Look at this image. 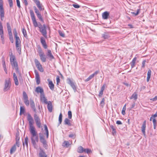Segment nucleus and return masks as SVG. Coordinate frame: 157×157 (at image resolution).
<instances>
[{
	"instance_id": "obj_48",
	"label": "nucleus",
	"mask_w": 157,
	"mask_h": 157,
	"mask_svg": "<svg viewBox=\"0 0 157 157\" xmlns=\"http://www.w3.org/2000/svg\"><path fill=\"white\" fill-rule=\"evenodd\" d=\"M37 17L39 19V20L40 21H42V22L43 21V19L42 18V16H41V15L40 14L38 15H37Z\"/></svg>"
},
{
	"instance_id": "obj_42",
	"label": "nucleus",
	"mask_w": 157,
	"mask_h": 157,
	"mask_svg": "<svg viewBox=\"0 0 157 157\" xmlns=\"http://www.w3.org/2000/svg\"><path fill=\"white\" fill-rule=\"evenodd\" d=\"M93 75H90L86 79L85 81V82H87L93 78Z\"/></svg>"
},
{
	"instance_id": "obj_50",
	"label": "nucleus",
	"mask_w": 157,
	"mask_h": 157,
	"mask_svg": "<svg viewBox=\"0 0 157 157\" xmlns=\"http://www.w3.org/2000/svg\"><path fill=\"white\" fill-rule=\"evenodd\" d=\"M140 11V9H138L136 13L135 12H132V13L135 14V16L137 15L139 13Z\"/></svg>"
},
{
	"instance_id": "obj_27",
	"label": "nucleus",
	"mask_w": 157,
	"mask_h": 157,
	"mask_svg": "<svg viewBox=\"0 0 157 157\" xmlns=\"http://www.w3.org/2000/svg\"><path fill=\"white\" fill-rule=\"evenodd\" d=\"M13 77L15 84L17 86L18 85L19 83L18 81V79L17 76L15 73H13Z\"/></svg>"
},
{
	"instance_id": "obj_57",
	"label": "nucleus",
	"mask_w": 157,
	"mask_h": 157,
	"mask_svg": "<svg viewBox=\"0 0 157 157\" xmlns=\"http://www.w3.org/2000/svg\"><path fill=\"white\" fill-rule=\"evenodd\" d=\"M146 62V61L145 60L143 61L142 63V68H144V67Z\"/></svg>"
},
{
	"instance_id": "obj_60",
	"label": "nucleus",
	"mask_w": 157,
	"mask_h": 157,
	"mask_svg": "<svg viewBox=\"0 0 157 157\" xmlns=\"http://www.w3.org/2000/svg\"><path fill=\"white\" fill-rule=\"evenodd\" d=\"M69 136L71 138H75V135L73 134H71L69 135Z\"/></svg>"
},
{
	"instance_id": "obj_49",
	"label": "nucleus",
	"mask_w": 157,
	"mask_h": 157,
	"mask_svg": "<svg viewBox=\"0 0 157 157\" xmlns=\"http://www.w3.org/2000/svg\"><path fill=\"white\" fill-rule=\"evenodd\" d=\"M10 6V7L13 6V2L12 0H8Z\"/></svg>"
},
{
	"instance_id": "obj_51",
	"label": "nucleus",
	"mask_w": 157,
	"mask_h": 157,
	"mask_svg": "<svg viewBox=\"0 0 157 157\" xmlns=\"http://www.w3.org/2000/svg\"><path fill=\"white\" fill-rule=\"evenodd\" d=\"M58 32L59 33V34L61 36L63 37H64V34L60 30Z\"/></svg>"
},
{
	"instance_id": "obj_17",
	"label": "nucleus",
	"mask_w": 157,
	"mask_h": 157,
	"mask_svg": "<svg viewBox=\"0 0 157 157\" xmlns=\"http://www.w3.org/2000/svg\"><path fill=\"white\" fill-rule=\"evenodd\" d=\"M47 58H48L50 60H52L54 58L53 55H52L51 51L50 50H48V52L47 54Z\"/></svg>"
},
{
	"instance_id": "obj_15",
	"label": "nucleus",
	"mask_w": 157,
	"mask_h": 157,
	"mask_svg": "<svg viewBox=\"0 0 157 157\" xmlns=\"http://www.w3.org/2000/svg\"><path fill=\"white\" fill-rule=\"evenodd\" d=\"M35 78L36 81V84L39 85L40 82V76L38 72L36 70L35 71Z\"/></svg>"
},
{
	"instance_id": "obj_40",
	"label": "nucleus",
	"mask_w": 157,
	"mask_h": 157,
	"mask_svg": "<svg viewBox=\"0 0 157 157\" xmlns=\"http://www.w3.org/2000/svg\"><path fill=\"white\" fill-rule=\"evenodd\" d=\"M24 102L25 105L27 106H28L29 105V101L28 100V99H25V100H24Z\"/></svg>"
},
{
	"instance_id": "obj_4",
	"label": "nucleus",
	"mask_w": 157,
	"mask_h": 157,
	"mask_svg": "<svg viewBox=\"0 0 157 157\" xmlns=\"http://www.w3.org/2000/svg\"><path fill=\"white\" fill-rule=\"evenodd\" d=\"M27 119L29 121V129H30L35 128L33 125V124L34 123L33 119L29 113H27Z\"/></svg>"
},
{
	"instance_id": "obj_10",
	"label": "nucleus",
	"mask_w": 157,
	"mask_h": 157,
	"mask_svg": "<svg viewBox=\"0 0 157 157\" xmlns=\"http://www.w3.org/2000/svg\"><path fill=\"white\" fill-rule=\"evenodd\" d=\"M10 79L9 78L5 80L4 90L6 91L9 90L10 87Z\"/></svg>"
},
{
	"instance_id": "obj_25",
	"label": "nucleus",
	"mask_w": 157,
	"mask_h": 157,
	"mask_svg": "<svg viewBox=\"0 0 157 157\" xmlns=\"http://www.w3.org/2000/svg\"><path fill=\"white\" fill-rule=\"evenodd\" d=\"M39 155L40 157H47V155L45 152L41 149H40Z\"/></svg>"
},
{
	"instance_id": "obj_43",
	"label": "nucleus",
	"mask_w": 157,
	"mask_h": 157,
	"mask_svg": "<svg viewBox=\"0 0 157 157\" xmlns=\"http://www.w3.org/2000/svg\"><path fill=\"white\" fill-rule=\"evenodd\" d=\"M25 112V109L24 107L21 106L20 108V114L23 113Z\"/></svg>"
},
{
	"instance_id": "obj_21",
	"label": "nucleus",
	"mask_w": 157,
	"mask_h": 157,
	"mask_svg": "<svg viewBox=\"0 0 157 157\" xmlns=\"http://www.w3.org/2000/svg\"><path fill=\"white\" fill-rule=\"evenodd\" d=\"M48 109L49 111L51 112L52 111V102L50 101H49L48 102Z\"/></svg>"
},
{
	"instance_id": "obj_18",
	"label": "nucleus",
	"mask_w": 157,
	"mask_h": 157,
	"mask_svg": "<svg viewBox=\"0 0 157 157\" xmlns=\"http://www.w3.org/2000/svg\"><path fill=\"white\" fill-rule=\"evenodd\" d=\"M48 86L50 89L53 90L54 89V85L52 81L50 80L49 79H48Z\"/></svg>"
},
{
	"instance_id": "obj_2",
	"label": "nucleus",
	"mask_w": 157,
	"mask_h": 157,
	"mask_svg": "<svg viewBox=\"0 0 157 157\" xmlns=\"http://www.w3.org/2000/svg\"><path fill=\"white\" fill-rule=\"evenodd\" d=\"M31 134V139L32 142L33 146L36 148V142H38L39 140L37 133L36 131L35 128L29 129Z\"/></svg>"
},
{
	"instance_id": "obj_16",
	"label": "nucleus",
	"mask_w": 157,
	"mask_h": 157,
	"mask_svg": "<svg viewBox=\"0 0 157 157\" xmlns=\"http://www.w3.org/2000/svg\"><path fill=\"white\" fill-rule=\"evenodd\" d=\"M146 128V121H145L143 123L141 127V131L144 136H146L145 129Z\"/></svg>"
},
{
	"instance_id": "obj_26",
	"label": "nucleus",
	"mask_w": 157,
	"mask_h": 157,
	"mask_svg": "<svg viewBox=\"0 0 157 157\" xmlns=\"http://www.w3.org/2000/svg\"><path fill=\"white\" fill-rule=\"evenodd\" d=\"M86 149H84V148L81 146L79 147L77 149V151L78 153H82L84 151H85Z\"/></svg>"
},
{
	"instance_id": "obj_8",
	"label": "nucleus",
	"mask_w": 157,
	"mask_h": 157,
	"mask_svg": "<svg viewBox=\"0 0 157 157\" xmlns=\"http://www.w3.org/2000/svg\"><path fill=\"white\" fill-rule=\"evenodd\" d=\"M34 119L37 127L40 128L41 127L40 120L38 116L35 113L34 115Z\"/></svg>"
},
{
	"instance_id": "obj_19",
	"label": "nucleus",
	"mask_w": 157,
	"mask_h": 157,
	"mask_svg": "<svg viewBox=\"0 0 157 157\" xmlns=\"http://www.w3.org/2000/svg\"><path fill=\"white\" fill-rule=\"evenodd\" d=\"M35 91L37 93H40V95L44 94L43 89L40 86L37 87Z\"/></svg>"
},
{
	"instance_id": "obj_23",
	"label": "nucleus",
	"mask_w": 157,
	"mask_h": 157,
	"mask_svg": "<svg viewBox=\"0 0 157 157\" xmlns=\"http://www.w3.org/2000/svg\"><path fill=\"white\" fill-rule=\"evenodd\" d=\"M40 41L44 48L45 49L47 48V46L46 45L45 40L44 38L42 37H41L40 38Z\"/></svg>"
},
{
	"instance_id": "obj_38",
	"label": "nucleus",
	"mask_w": 157,
	"mask_h": 157,
	"mask_svg": "<svg viewBox=\"0 0 157 157\" xmlns=\"http://www.w3.org/2000/svg\"><path fill=\"white\" fill-rule=\"evenodd\" d=\"M22 33L24 37L26 38L27 37V35L26 30L24 28L22 29Z\"/></svg>"
},
{
	"instance_id": "obj_34",
	"label": "nucleus",
	"mask_w": 157,
	"mask_h": 157,
	"mask_svg": "<svg viewBox=\"0 0 157 157\" xmlns=\"http://www.w3.org/2000/svg\"><path fill=\"white\" fill-rule=\"evenodd\" d=\"M44 127L45 130V131L46 138H48V127H47V126L45 124L44 125Z\"/></svg>"
},
{
	"instance_id": "obj_59",
	"label": "nucleus",
	"mask_w": 157,
	"mask_h": 157,
	"mask_svg": "<svg viewBox=\"0 0 157 157\" xmlns=\"http://www.w3.org/2000/svg\"><path fill=\"white\" fill-rule=\"evenodd\" d=\"M84 152L89 154L91 152V150L89 149H86V151Z\"/></svg>"
},
{
	"instance_id": "obj_35",
	"label": "nucleus",
	"mask_w": 157,
	"mask_h": 157,
	"mask_svg": "<svg viewBox=\"0 0 157 157\" xmlns=\"http://www.w3.org/2000/svg\"><path fill=\"white\" fill-rule=\"evenodd\" d=\"M28 138L27 137H26L25 138V141L23 142V143L24 146L25 144L26 145V147H28Z\"/></svg>"
},
{
	"instance_id": "obj_61",
	"label": "nucleus",
	"mask_w": 157,
	"mask_h": 157,
	"mask_svg": "<svg viewBox=\"0 0 157 157\" xmlns=\"http://www.w3.org/2000/svg\"><path fill=\"white\" fill-rule=\"evenodd\" d=\"M15 145H16L18 147H19L20 145L19 141H16V144Z\"/></svg>"
},
{
	"instance_id": "obj_45",
	"label": "nucleus",
	"mask_w": 157,
	"mask_h": 157,
	"mask_svg": "<svg viewBox=\"0 0 157 157\" xmlns=\"http://www.w3.org/2000/svg\"><path fill=\"white\" fill-rule=\"evenodd\" d=\"M104 101L105 99L104 98H103L100 103V106L102 107H103L105 104Z\"/></svg>"
},
{
	"instance_id": "obj_52",
	"label": "nucleus",
	"mask_w": 157,
	"mask_h": 157,
	"mask_svg": "<svg viewBox=\"0 0 157 157\" xmlns=\"http://www.w3.org/2000/svg\"><path fill=\"white\" fill-rule=\"evenodd\" d=\"M34 2L37 6L40 4V2L39 0H33Z\"/></svg>"
},
{
	"instance_id": "obj_64",
	"label": "nucleus",
	"mask_w": 157,
	"mask_h": 157,
	"mask_svg": "<svg viewBox=\"0 0 157 157\" xmlns=\"http://www.w3.org/2000/svg\"><path fill=\"white\" fill-rule=\"evenodd\" d=\"M20 139V137L19 136H18L17 134L16 136V141H19Z\"/></svg>"
},
{
	"instance_id": "obj_11",
	"label": "nucleus",
	"mask_w": 157,
	"mask_h": 157,
	"mask_svg": "<svg viewBox=\"0 0 157 157\" xmlns=\"http://www.w3.org/2000/svg\"><path fill=\"white\" fill-rule=\"evenodd\" d=\"M34 62L36 65L38 70L41 72L44 71V69L39 61L36 59H35Z\"/></svg>"
},
{
	"instance_id": "obj_30",
	"label": "nucleus",
	"mask_w": 157,
	"mask_h": 157,
	"mask_svg": "<svg viewBox=\"0 0 157 157\" xmlns=\"http://www.w3.org/2000/svg\"><path fill=\"white\" fill-rule=\"evenodd\" d=\"M136 58L135 57L132 60V62L131 63V68L134 67L135 65L136 62Z\"/></svg>"
},
{
	"instance_id": "obj_12",
	"label": "nucleus",
	"mask_w": 157,
	"mask_h": 157,
	"mask_svg": "<svg viewBox=\"0 0 157 157\" xmlns=\"http://www.w3.org/2000/svg\"><path fill=\"white\" fill-rule=\"evenodd\" d=\"M0 35L2 43L3 44L4 43V37L3 27L1 22H0Z\"/></svg>"
},
{
	"instance_id": "obj_44",
	"label": "nucleus",
	"mask_w": 157,
	"mask_h": 157,
	"mask_svg": "<svg viewBox=\"0 0 157 157\" xmlns=\"http://www.w3.org/2000/svg\"><path fill=\"white\" fill-rule=\"evenodd\" d=\"M109 37V35L107 33H105L102 35V37L105 39H108Z\"/></svg>"
},
{
	"instance_id": "obj_1",
	"label": "nucleus",
	"mask_w": 157,
	"mask_h": 157,
	"mask_svg": "<svg viewBox=\"0 0 157 157\" xmlns=\"http://www.w3.org/2000/svg\"><path fill=\"white\" fill-rule=\"evenodd\" d=\"M30 13L34 26L35 27H38L40 32L44 37H46L47 32L45 25L44 24L42 25L40 23H37L34 12L32 10H30Z\"/></svg>"
},
{
	"instance_id": "obj_13",
	"label": "nucleus",
	"mask_w": 157,
	"mask_h": 157,
	"mask_svg": "<svg viewBox=\"0 0 157 157\" xmlns=\"http://www.w3.org/2000/svg\"><path fill=\"white\" fill-rule=\"evenodd\" d=\"M16 40V46L17 49L18 51L21 52V49L20 48V41L19 38H17Z\"/></svg>"
},
{
	"instance_id": "obj_33",
	"label": "nucleus",
	"mask_w": 157,
	"mask_h": 157,
	"mask_svg": "<svg viewBox=\"0 0 157 157\" xmlns=\"http://www.w3.org/2000/svg\"><path fill=\"white\" fill-rule=\"evenodd\" d=\"M130 99H134L135 100H136L137 98V95L136 92H135L132 95L130 98Z\"/></svg>"
},
{
	"instance_id": "obj_54",
	"label": "nucleus",
	"mask_w": 157,
	"mask_h": 157,
	"mask_svg": "<svg viewBox=\"0 0 157 157\" xmlns=\"http://www.w3.org/2000/svg\"><path fill=\"white\" fill-rule=\"evenodd\" d=\"M150 100L153 101H155L157 100V95L155 96L154 98L150 99Z\"/></svg>"
},
{
	"instance_id": "obj_29",
	"label": "nucleus",
	"mask_w": 157,
	"mask_h": 157,
	"mask_svg": "<svg viewBox=\"0 0 157 157\" xmlns=\"http://www.w3.org/2000/svg\"><path fill=\"white\" fill-rule=\"evenodd\" d=\"M16 150V147L15 145H14L11 148L10 150V154H12L15 152Z\"/></svg>"
},
{
	"instance_id": "obj_7",
	"label": "nucleus",
	"mask_w": 157,
	"mask_h": 157,
	"mask_svg": "<svg viewBox=\"0 0 157 157\" xmlns=\"http://www.w3.org/2000/svg\"><path fill=\"white\" fill-rule=\"evenodd\" d=\"M0 16L1 20L4 16V11L3 8V2L2 0H0Z\"/></svg>"
},
{
	"instance_id": "obj_14",
	"label": "nucleus",
	"mask_w": 157,
	"mask_h": 157,
	"mask_svg": "<svg viewBox=\"0 0 157 157\" xmlns=\"http://www.w3.org/2000/svg\"><path fill=\"white\" fill-rule=\"evenodd\" d=\"M29 104L31 108L33 109V111L35 113H36V110L34 102L33 100L31 98H30L29 99Z\"/></svg>"
},
{
	"instance_id": "obj_5",
	"label": "nucleus",
	"mask_w": 157,
	"mask_h": 157,
	"mask_svg": "<svg viewBox=\"0 0 157 157\" xmlns=\"http://www.w3.org/2000/svg\"><path fill=\"white\" fill-rule=\"evenodd\" d=\"M39 136L40 142L42 143L44 147L45 148H47V145L46 141L44 138V134L43 133H39Z\"/></svg>"
},
{
	"instance_id": "obj_62",
	"label": "nucleus",
	"mask_w": 157,
	"mask_h": 157,
	"mask_svg": "<svg viewBox=\"0 0 157 157\" xmlns=\"http://www.w3.org/2000/svg\"><path fill=\"white\" fill-rule=\"evenodd\" d=\"M99 72L98 71H96L93 74H92V75H93V77H94L95 75H97Z\"/></svg>"
},
{
	"instance_id": "obj_47",
	"label": "nucleus",
	"mask_w": 157,
	"mask_h": 157,
	"mask_svg": "<svg viewBox=\"0 0 157 157\" xmlns=\"http://www.w3.org/2000/svg\"><path fill=\"white\" fill-rule=\"evenodd\" d=\"M68 117L69 119H71L72 117V113L71 111H69L68 112Z\"/></svg>"
},
{
	"instance_id": "obj_55",
	"label": "nucleus",
	"mask_w": 157,
	"mask_h": 157,
	"mask_svg": "<svg viewBox=\"0 0 157 157\" xmlns=\"http://www.w3.org/2000/svg\"><path fill=\"white\" fill-rule=\"evenodd\" d=\"M72 6H73L74 7L76 8H79L80 7V6L77 4H73Z\"/></svg>"
},
{
	"instance_id": "obj_22",
	"label": "nucleus",
	"mask_w": 157,
	"mask_h": 157,
	"mask_svg": "<svg viewBox=\"0 0 157 157\" xmlns=\"http://www.w3.org/2000/svg\"><path fill=\"white\" fill-rule=\"evenodd\" d=\"M68 83L74 90L75 92L76 90V87L74 83L70 79H69Z\"/></svg>"
},
{
	"instance_id": "obj_63",
	"label": "nucleus",
	"mask_w": 157,
	"mask_h": 157,
	"mask_svg": "<svg viewBox=\"0 0 157 157\" xmlns=\"http://www.w3.org/2000/svg\"><path fill=\"white\" fill-rule=\"evenodd\" d=\"M125 109L124 108H123L122 111V113L123 115H124L125 114Z\"/></svg>"
},
{
	"instance_id": "obj_28",
	"label": "nucleus",
	"mask_w": 157,
	"mask_h": 157,
	"mask_svg": "<svg viewBox=\"0 0 157 157\" xmlns=\"http://www.w3.org/2000/svg\"><path fill=\"white\" fill-rule=\"evenodd\" d=\"M64 122V124L66 125H67L69 126H71V123L70 122V120L67 118L65 119Z\"/></svg>"
},
{
	"instance_id": "obj_37",
	"label": "nucleus",
	"mask_w": 157,
	"mask_h": 157,
	"mask_svg": "<svg viewBox=\"0 0 157 157\" xmlns=\"http://www.w3.org/2000/svg\"><path fill=\"white\" fill-rule=\"evenodd\" d=\"M69 143L67 141H65L63 143L62 146L63 147H67L69 145Z\"/></svg>"
},
{
	"instance_id": "obj_36",
	"label": "nucleus",
	"mask_w": 157,
	"mask_h": 157,
	"mask_svg": "<svg viewBox=\"0 0 157 157\" xmlns=\"http://www.w3.org/2000/svg\"><path fill=\"white\" fill-rule=\"evenodd\" d=\"M13 33L15 39H17V38H19V37L17 36V33L16 29H14L13 30Z\"/></svg>"
},
{
	"instance_id": "obj_32",
	"label": "nucleus",
	"mask_w": 157,
	"mask_h": 157,
	"mask_svg": "<svg viewBox=\"0 0 157 157\" xmlns=\"http://www.w3.org/2000/svg\"><path fill=\"white\" fill-rule=\"evenodd\" d=\"M111 128V130L112 131V134L113 136L116 135V130L115 128L114 127L111 125L110 126Z\"/></svg>"
},
{
	"instance_id": "obj_41",
	"label": "nucleus",
	"mask_w": 157,
	"mask_h": 157,
	"mask_svg": "<svg viewBox=\"0 0 157 157\" xmlns=\"http://www.w3.org/2000/svg\"><path fill=\"white\" fill-rule=\"evenodd\" d=\"M62 115L61 113H60L59 115V124H61V123L62 122Z\"/></svg>"
},
{
	"instance_id": "obj_56",
	"label": "nucleus",
	"mask_w": 157,
	"mask_h": 157,
	"mask_svg": "<svg viewBox=\"0 0 157 157\" xmlns=\"http://www.w3.org/2000/svg\"><path fill=\"white\" fill-rule=\"evenodd\" d=\"M60 79L59 77L58 76H56V82L57 84H58V83L60 82Z\"/></svg>"
},
{
	"instance_id": "obj_3",
	"label": "nucleus",
	"mask_w": 157,
	"mask_h": 157,
	"mask_svg": "<svg viewBox=\"0 0 157 157\" xmlns=\"http://www.w3.org/2000/svg\"><path fill=\"white\" fill-rule=\"evenodd\" d=\"M10 61L13 68L15 69L16 71H18V64L16 61L15 56L12 55H11L10 56Z\"/></svg>"
},
{
	"instance_id": "obj_46",
	"label": "nucleus",
	"mask_w": 157,
	"mask_h": 157,
	"mask_svg": "<svg viewBox=\"0 0 157 157\" xmlns=\"http://www.w3.org/2000/svg\"><path fill=\"white\" fill-rule=\"evenodd\" d=\"M37 6L40 11L43 10H44V8L43 7V6L40 4Z\"/></svg>"
},
{
	"instance_id": "obj_6",
	"label": "nucleus",
	"mask_w": 157,
	"mask_h": 157,
	"mask_svg": "<svg viewBox=\"0 0 157 157\" xmlns=\"http://www.w3.org/2000/svg\"><path fill=\"white\" fill-rule=\"evenodd\" d=\"M7 27L8 29V34L9 36L10 40L11 42L13 43V39L12 35V34L11 32V29L10 25V24L9 23H7Z\"/></svg>"
},
{
	"instance_id": "obj_58",
	"label": "nucleus",
	"mask_w": 157,
	"mask_h": 157,
	"mask_svg": "<svg viewBox=\"0 0 157 157\" xmlns=\"http://www.w3.org/2000/svg\"><path fill=\"white\" fill-rule=\"evenodd\" d=\"M2 65L3 67V68L4 69H6V64H5V62L4 60H3L2 61Z\"/></svg>"
},
{
	"instance_id": "obj_9",
	"label": "nucleus",
	"mask_w": 157,
	"mask_h": 157,
	"mask_svg": "<svg viewBox=\"0 0 157 157\" xmlns=\"http://www.w3.org/2000/svg\"><path fill=\"white\" fill-rule=\"evenodd\" d=\"M38 53L41 61L43 62H45L46 60L47 57L44 54V53L40 49L38 51Z\"/></svg>"
},
{
	"instance_id": "obj_24",
	"label": "nucleus",
	"mask_w": 157,
	"mask_h": 157,
	"mask_svg": "<svg viewBox=\"0 0 157 157\" xmlns=\"http://www.w3.org/2000/svg\"><path fill=\"white\" fill-rule=\"evenodd\" d=\"M109 16V13L107 12H105L102 14V18L103 19H107L108 16Z\"/></svg>"
},
{
	"instance_id": "obj_20",
	"label": "nucleus",
	"mask_w": 157,
	"mask_h": 157,
	"mask_svg": "<svg viewBox=\"0 0 157 157\" xmlns=\"http://www.w3.org/2000/svg\"><path fill=\"white\" fill-rule=\"evenodd\" d=\"M40 100L42 102H44L46 104H47L48 102L45 97L44 94L40 95Z\"/></svg>"
},
{
	"instance_id": "obj_31",
	"label": "nucleus",
	"mask_w": 157,
	"mask_h": 157,
	"mask_svg": "<svg viewBox=\"0 0 157 157\" xmlns=\"http://www.w3.org/2000/svg\"><path fill=\"white\" fill-rule=\"evenodd\" d=\"M151 71L150 70H149L147 72V82H148L149 81L151 77Z\"/></svg>"
},
{
	"instance_id": "obj_39",
	"label": "nucleus",
	"mask_w": 157,
	"mask_h": 157,
	"mask_svg": "<svg viewBox=\"0 0 157 157\" xmlns=\"http://www.w3.org/2000/svg\"><path fill=\"white\" fill-rule=\"evenodd\" d=\"M23 95L24 100L25 99H28L27 94H26V93L24 91L23 93Z\"/></svg>"
},
{
	"instance_id": "obj_53",
	"label": "nucleus",
	"mask_w": 157,
	"mask_h": 157,
	"mask_svg": "<svg viewBox=\"0 0 157 157\" xmlns=\"http://www.w3.org/2000/svg\"><path fill=\"white\" fill-rule=\"evenodd\" d=\"M16 2L17 6L19 8H20L21 7V6L20 4V2L19 0H16Z\"/></svg>"
}]
</instances>
